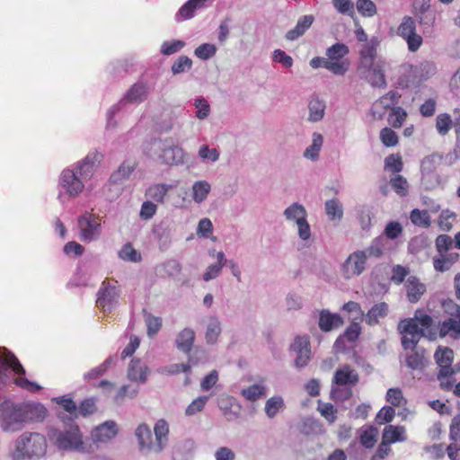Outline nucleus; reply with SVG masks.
Segmentation results:
<instances>
[{
	"label": "nucleus",
	"instance_id": "680f3d73",
	"mask_svg": "<svg viewBox=\"0 0 460 460\" xmlns=\"http://www.w3.org/2000/svg\"><path fill=\"white\" fill-rule=\"evenodd\" d=\"M192 67V60L187 56L179 57L172 66L173 75H179L190 70Z\"/></svg>",
	"mask_w": 460,
	"mask_h": 460
},
{
	"label": "nucleus",
	"instance_id": "5fc2aeb1",
	"mask_svg": "<svg viewBox=\"0 0 460 460\" xmlns=\"http://www.w3.org/2000/svg\"><path fill=\"white\" fill-rule=\"evenodd\" d=\"M442 157L439 155L433 154L426 156L421 162V172L423 177L431 174L438 164H440Z\"/></svg>",
	"mask_w": 460,
	"mask_h": 460
},
{
	"label": "nucleus",
	"instance_id": "aec40b11",
	"mask_svg": "<svg viewBox=\"0 0 460 460\" xmlns=\"http://www.w3.org/2000/svg\"><path fill=\"white\" fill-rule=\"evenodd\" d=\"M208 0H189L175 13L174 20L181 22L194 17L195 13L204 9Z\"/></svg>",
	"mask_w": 460,
	"mask_h": 460
},
{
	"label": "nucleus",
	"instance_id": "37998d69",
	"mask_svg": "<svg viewBox=\"0 0 460 460\" xmlns=\"http://www.w3.org/2000/svg\"><path fill=\"white\" fill-rule=\"evenodd\" d=\"M284 408L283 398L279 395H275L266 401L264 411L268 418L273 419Z\"/></svg>",
	"mask_w": 460,
	"mask_h": 460
},
{
	"label": "nucleus",
	"instance_id": "0eeeda50",
	"mask_svg": "<svg viewBox=\"0 0 460 460\" xmlns=\"http://www.w3.org/2000/svg\"><path fill=\"white\" fill-rule=\"evenodd\" d=\"M359 380L358 372L349 365H342L337 368L332 378L331 396L336 401H345L351 397V387Z\"/></svg>",
	"mask_w": 460,
	"mask_h": 460
},
{
	"label": "nucleus",
	"instance_id": "774afa93",
	"mask_svg": "<svg viewBox=\"0 0 460 460\" xmlns=\"http://www.w3.org/2000/svg\"><path fill=\"white\" fill-rule=\"evenodd\" d=\"M121 260L127 261L137 262L141 260L140 254L133 248L130 243H126L119 252Z\"/></svg>",
	"mask_w": 460,
	"mask_h": 460
},
{
	"label": "nucleus",
	"instance_id": "bb28decb",
	"mask_svg": "<svg viewBox=\"0 0 460 460\" xmlns=\"http://www.w3.org/2000/svg\"><path fill=\"white\" fill-rule=\"evenodd\" d=\"M314 21V18L311 14L301 16L298 19L295 28L286 33V39L291 41L297 40L305 33V31L313 24Z\"/></svg>",
	"mask_w": 460,
	"mask_h": 460
},
{
	"label": "nucleus",
	"instance_id": "a18cd8bd",
	"mask_svg": "<svg viewBox=\"0 0 460 460\" xmlns=\"http://www.w3.org/2000/svg\"><path fill=\"white\" fill-rule=\"evenodd\" d=\"M189 362L190 363H188V364H184V363L171 364L169 366H165V367L159 368L158 372L162 375H167V376L177 375L181 372L189 373L190 371V364H195L192 356H189Z\"/></svg>",
	"mask_w": 460,
	"mask_h": 460
},
{
	"label": "nucleus",
	"instance_id": "f704fd0d",
	"mask_svg": "<svg viewBox=\"0 0 460 460\" xmlns=\"http://www.w3.org/2000/svg\"><path fill=\"white\" fill-rule=\"evenodd\" d=\"M325 103L318 97L312 98L308 102V121L318 122L325 114Z\"/></svg>",
	"mask_w": 460,
	"mask_h": 460
},
{
	"label": "nucleus",
	"instance_id": "49530a36",
	"mask_svg": "<svg viewBox=\"0 0 460 460\" xmlns=\"http://www.w3.org/2000/svg\"><path fill=\"white\" fill-rule=\"evenodd\" d=\"M408 117L407 111L400 107H392L387 117V121L394 128H401Z\"/></svg>",
	"mask_w": 460,
	"mask_h": 460
},
{
	"label": "nucleus",
	"instance_id": "a878e982",
	"mask_svg": "<svg viewBox=\"0 0 460 460\" xmlns=\"http://www.w3.org/2000/svg\"><path fill=\"white\" fill-rule=\"evenodd\" d=\"M343 321L337 314H332L328 310H323L319 315L318 325L323 332H330L341 326Z\"/></svg>",
	"mask_w": 460,
	"mask_h": 460
},
{
	"label": "nucleus",
	"instance_id": "13d9d810",
	"mask_svg": "<svg viewBox=\"0 0 460 460\" xmlns=\"http://www.w3.org/2000/svg\"><path fill=\"white\" fill-rule=\"evenodd\" d=\"M217 48L212 43H203L195 49L194 54L201 60H208L217 53Z\"/></svg>",
	"mask_w": 460,
	"mask_h": 460
},
{
	"label": "nucleus",
	"instance_id": "1a4fd4ad",
	"mask_svg": "<svg viewBox=\"0 0 460 460\" xmlns=\"http://www.w3.org/2000/svg\"><path fill=\"white\" fill-rule=\"evenodd\" d=\"M434 358L439 367L437 377L439 381L440 388L445 391L452 390L455 382L452 380V376L456 374V370L452 367L454 359L453 349L447 347H439L434 354Z\"/></svg>",
	"mask_w": 460,
	"mask_h": 460
},
{
	"label": "nucleus",
	"instance_id": "a19ab883",
	"mask_svg": "<svg viewBox=\"0 0 460 460\" xmlns=\"http://www.w3.org/2000/svg\"><path fill=\"white\" fill-rule=\"evenodd\" d=\"M218 407L222 413L228 417L238 415L240 405L236 402V400L233 396H223L218 400Z\"/></svg>",
	"mask_w": 460,
	"mask_h": 460
},
{
	"label": "nucleus",
	"instance_id": "79ce46f5",
	"mask_svg": "<svg viewBox=\"0 0 460 460\" xmlns=\"http://www.w3.org/2000/svg\"><path fill=\"white\" fill-rule=\"evenodd\" d=\"M158 270L163 277L175 278L181 273L182 265L179 261L171 259L161 263Z\"/></svg>",
	"mask_w": 460,
	"mask_h": 460
},
{
	"label": "nucleus",
	"instance_id": "69168bd1",
	"mask_svg": "<svg viewBox=\"0 0 460 460\" xmlns=\"http://www.w3.org/2000/svg\"><path fill=\"white\" fill-rule=\"evenodd\" d=\"M297 235L301 241L308 244L312 242V231L307 218L296 224Z\"/></svg>",
	"mask_w": 460,
	"mask_h": 460
},
{
	"label": "nucleus",
	"instance_id": "473e14b6",
	"mask_svg": "<svg viewBox=\"0 0 460 460\" xmlns=\"http://www.w3.org/2000/svg\"><path fill=\"white\" fill-rule=\"evenodd\" d=\"M211 191V184L206 180L196 181L191 187V198L196 204L203 203Z\"/></svg>",
	"mask_w": 460,
	"mask_h": 460
},
{
	"label": "nucleus",
	"instance_id": "c9c22d12",
	"mask_svg": "<svg viewBox=\"0 0 460 460\" xmlns=\"http://www.w3.org/2000/svg\"><path fill=\"white\" fill-rule=\"evenodd\" d=\"M135 435L141 449H147L154 452L155 444L152 442V432L146 424L142 423L138 425L136 429Z\"/></svg>",
	"mask_w": 460,
	"mask_h": 460
},
{
	"label": "nucleus",
	"instance_id": "4d7b16f0",
	"mask_svg": "<svg viewBox=\"0 0 460 460\" xmlns=\"http://www.w3.org/2000/svg\"><path fill=\"white\" fill-rule=\"evenodd\" d=\"M348 53L349 48L343 43H336L326 50L327 59L331 60H343Z\"/></svg>",
	"mask_w": 460,
	"mask_h": 460
},
{
	"label": "nucleus",
	"instance_id": "09e8293b",
	"mask_svg": "<svg viewBox=\"0 0 460 460\" xmlns=\"http://www.w3.org/2000/svg\"><path fill=\"white\" fill-rule=\"evenodd\" d=\"M144 320L146 325V332L149 337H154L158 333L162 327V318L155 316L150 313L145 312Z\"/></svg>",
	"mask_w": 460,
	"mask_h": 460
},
{
	"label": "nucleus",
	"instance_id": "603ef678",
	"mask_svg": "<svg viewBox=\"0 0 460 460\" xmlns=\"http://www.w3.org/2000/svg\"><path fill=\"white\" fill-rule=\"evenodd\" d=\"M356 8L366 18L374 17L377 13V7L372 0H357Z\"/></svg>",
	"mask_w": 460,
	"mask_h": 460
},
{
	"label": "nucleus",
	"instance_id": "20e7f679",
	"mask_svg": "<svg viewBox=\"0 0 460 460\" xmlns=\"http://www.w3.org/2000/svg\"><path fill=\"white\" fill-rule=\"evenodd\" d=\"M47 452L48 442L43 434L25 431L15 438L8 456L11 460H40Z\"/></svg>",
	"mask_w": 460,
	"mask_h": 460
},
{
	"label": "nucleus",
	"instance_id": "f8f14e48",
	"mask_svg": "<svg viewBox=\"0 0 460 460\" xmlns=\"http://www.w3.org/2000/svg\"><path fill=\"white\" fill-rule=\"evenodd\" d=\"M365 252L357 250L350 253L341 266V272L344 279H350L361 275L367 268Z\"/></svg>",
	"mask_w": 460,
	"mask_h": 460
},
{
	"label": "nucleus",
	"instance_id": "7ed1b4c3",
	"mask_svg": "<svg viewBox=\"0 0 460 460\" xmlns=\"http://www.w3.org/2000/svg\"><path fill=\"white\" fill-rule=\"evenodd\" d=\"M64 422L62 427H51L47 436L50 443L58 450L67 453L92 454L96 448L89 444L79 426L71 419L66 421V416L59 413Z\"/></svg>",
	"mask_w": 460,
	"mask_h": 460
},
{
	"label": "nucleus",
	"instance_id": "72a5a7b5",
	"mask_svg": "<svg viewBox=\"0 0 460 460\" xmlns=\"http://www.w3.org/2000/svg\"><path fill=\"white\" fill-rule=\"evenodd\" d=\"M136 168V164L132 161H124L119 167L111 175L110 181L115 184H120L127 181Z\"/></svg>",
	"mask_w": 460,
	"mask_h": 460
},
{
	"label": "nucleus",
	"instance_id": "6e6552de",
	"mask_svg": "<svg viewBox=\"0 0 460 460\" xmlns=\"http://www.w3.org/2000/svg\"><path fill=\"white\" fill-rule=\"evenodd\" d=\"M150 89L147 84L137 82L134 84L120 99V101L112 105L107 111V128H114L117 122L113 119L115 115L119 112L128 103H141L145 102L149 94Z\"/></svg>",
	"mask_w": 460,
	"mask_h": 460
},
{
	"label": "nucleus",
	"instance_id": "e2e57ef3",
	"mask_svg": "<svg viewBox=\"0 0 460 460\" xmlns=\"http://www.w3.org/2000/svg\"><path fill=\"white\" fill-rule=\"evenodd\" d=\"M385 399L395 407L402 406L406 403V399L403 397L402 392L400 388L388 389Z\"/></svg>",
	"mask_w": 460,
	"mask_h": 460
},
{
	"label": "nucleus",
	"instance_id": "393cba45",
	"mask_svg": "<svg viewBox=\"0 0 460 460\" xmlns=\"http://www.w3.org/2000/svg\"><path fill=\"white\" fill-rule=\"evenodd\" d=\"M458 258L459 254L456 252H438V255L433 258V266L437 271L444 272L448 270Z\"/></svg>",
	"mask_w": 460,
	"mask_h": 460
},
{
	"label": "nucleus",
	"instance_id": "6ab92c4d",
	"mask_svg": "<svg viewBox=\"0 0 460 460\" xmlns=\"http://www.w3.org/2000/svg\"><path fill=\"white\" fill-rule=\"evenodd\" d=\"M196 340V332L190 327L181 330L175 336L174 345L176 349L190 356Z\"/></svg>",
	"mask_w": 460,
	"mask_h": 460
},
{
	"label": "nucleus",
	"instance_id": "7c9ffc66",
	"mask_svg": "<svg viewBox=\"0 0 460 460\" xmlns=\"http://www.w3.org/2000/svg\"><path fill=\"white\" fill-rule=\"evenodd\" d=\"M283 216L288 222H291L296 225L305 218H307L308 214L302 204L294 202L284 209Z\"/></svg>",
	"mask_w": 460,
	"mask_h": 460
},
{
	"label": "nucleus",
	"instance_id": "ddd939ff",
	"mask_svg": "<svg viewBox=\"0 0 460 460\" xmlns=\"http://www.w3.org/2000/svg\"><path fill=\"white\" fill-rule=\"evenodd\" d=\"M120 291L111 281L104 280L97 293L96 305L104 312L111 311L118 304Z\"/></svg>",
	"mask_w": 460,
	"mask_h": 460
},
{
	"label": "nucleus",
	"instance_id": "39448f33",
	"mask_svg": "<svg viewBox=\"0 0 460 460\" xmlns=\"http://www.w3.org/2000/svg\"><path fill=\"white\" fill-rule=\"evenodd\" d=\"M144 152L166 165H178L184 162L183 149L167 139H152L144 146Z\"/></svg>",
	"mask_w": 460,
	"mask_h": 460
},
{
	"label": "nucleus",
	"instance_id": "f3484780",
	"mask_svg": "<svg viewBox=\"0 0 460 460\" xmlns=\"http://www.w3.org/2000/svg\"><path fill=\"white\" fill-rule=\"evenodd\" d=\"M26 425L42 421L48 416L47 408L40 402H20Z\"/></svg>",
	"mask_w": 460,
	"mask_h": 460
},
{
	"label": "nucleus",
	"instance_id": "b1692460",
	"mask_svg": "<svg viewBox=\"0 0 460 460\" xmlns=\"http://www.w3.org/2000/svg\"><path fill=\"white\" fill-rule=\"evenodd\" d=\"M415 70V67L409 63L402 64L398 70L399 75L396 80L397 86L402 89L411 86L416 78Z\"/></svg>",
	"mask_w": 460,
	"mask_h": 460
},
{
	"label": "nucleus",
	"instance_id": "0e129e2a",
	"mask_svg": "<svg viewBox=\"0 0 460 460\" xmlns=\"http://www.w3.org/2000/svg\"><path fill=\"white\" fill-rule=\"evenodd\" d=\"M185 47V42L180 40H174L172 41H164L161 45V53L165 56H170L179 52Z\"/></svg>",
	"mask_w": 460,
	"mask_h": 460
},
{
	"label": "nucleus",
	"instance_id": "dca6fc26",
	"mask_svg": "<svg viewBox=\"0 0 460 460\" xmlns=\"http://www.w3.org/2000/svg\"><path fill=\"white\" fill-rule=\"evenodd\" d=\"M8 367L12 368L18 375H25V370L17 358L4 349L3 352L0 351V385L4 381L5 372Z\"/></svg>",
	"mask_w": 460,
	"mask_h": 460
},
{
	"label": "nucleus",
	"instance_id": "2eb2a0df",
	"mask_svg": "<svg viewBox=\"0 0 460 460\" xmlns=\"http://www.w3.org/2000/svg\"><path fill=\"white\" fill-rule=\"evenodd\" d=\"M290 349L296 354L295 365L296 367L301 368L308 364L311 356L308 336H296L290 346Z\"/></svg>",
	"mask_w": 460,
	"mask_h": 460
},
{
	"label": "nucleus",
	"instance_id": "58836bf2",
	"mask_svg": "<svg viewBox=\"0 0 460 460\" xmlns=\"http://www.w3.org/2000/svg\"><path fill=\"white\" fill-rule=\"evenodd\" d=\"M397 328L401 334L413 335L415 338H420L426 335L424 330L420 329L415 322V319L412 318L401 320Z\"/></svg>",
	"mask_w": 460,
	"mask_h": 460
},
{
	"label": "nucleus",
	"instance_id": "9d476101",
	"mask_svg": "<svg viewBox=\"0 0 460 460\" xmlns=\"http://www.w3.org/2000/svg\"><path fill=\"white\" fill-rule=\"evenodd\" d=\"M396 34L407 43L410 52H416L421 47L423 39L416 31L415 20L411 16H404L400 22Z\"/></svg>",
	"mask_w": 460,
	"mask_h": 460
},
{
	"label": "nucleus",
	"instance_id": "ea45409f",
	"mask_svg": "<svg viewBox=\"0 0 460 460\" xmlns=\"http://www.w3.org/2000/svg\"><path fill=\"white\" fill-rule=\"evenodd\" d=\"M405 364L412 370L422 369L425 366L424 349L416 348L407 353L405 355Z\"/></svg>",
	"mask_w": 460,
	"mask_h": 460
},
{
	"label": "nucleus",
	"instance_id": "c85d7f7f",
	"mask_svg": "<svg viewBox=\"0 0 460 460\" xmlns=\"http://www.w3.org/2000/svg\"><path fill=\"white\" fill-rule=\"evenodd\" d=\"M382 438L389 444L404 442L407 440L406 429L403 426L387 425L383 430Z\"/></svg>",
	"mask_w": 460,
	"mask_h": 460
},
{
	"label": "nucleus",
	"instance_id": "052dcab7",
	"mask_svg": "<svg viewBox=\"0 0 460 460\" xmlns=\"http://www.w3.org/2000/svg\"><path fill=\"white\" fill-rule=\"evenodd\" d=\"M378 430L375 427H368L360 434V442L367 448H371L376 442Z\"/></svg>",
	"mask_w": 460,
	"mask_h": 460
},
{
	"label": "nucleus",
	"instance_id": "f257e3e1",
	"mask_svg": "<svg viewBox=\"0 0 460 460\" xmlns=\"http://www.w3.org/2000/svg\"><path fill=\"white\" fill-rule=\"evenodd\" d=\"M102 158V153L93 150L82 160L63 169L58 178V199L61 200L63 193L71 199L78 197L84 191L85 182L93 176Z\"/></svg>",
	"mask_w": 460,
	"mask_h": 460
},
{
	"label": "nucleus",
	"instance_id": "864d4df0",
	"mask_svg": "<svg viewBox=\"0 0 460 460\" xmlns=\"http://www.w3.org/2000/svg\"><path fill=\"white\" fill-rule=\"evenodd\" d=\"M193 105L196 109L195 117L199 120H204L208 118L211 112L208 102L203 97L194 99Z\"/></svg>",
	"mask_w": 460,
	"mask_h": 460
},
{
	"label": "nucleus",
	"instance_id": "c756f323",
	"mask_svg": "<svg viewBox=\"0 0 460 460\" xmlns=\"http://www.w3.org/2000/svg\"><path fill=\"white\" fill-rule=\"evenodd\" d=\"M389 306L385 302L374 305L364 316V321L368 325H376L380 319L385 318L388 314Z\"/></svg>",
	"mask_w": 460,
	"mask_h": 460
},
{
	"label": "nucleus",
	"instance_id": "a211bd4d",
	"mask_svg": "<svg viewBox=\"0 0 460 460\" xmlns=\"http://www.w3.org/2000/svg\"><path fill=\"white\" fill-rule=\"evenodd\" d=\"M150 374V369L145 362L139 358L131 359L127 372L128 378L136 383L145 384Z\"/></svg>",
	"mask_w": 460,
	"mask_h": 460
},
{
	"label": "nucleus",
	"instance_id": "8fccbe9b",
	"mask_svg": "<svg viewBox=\"0 0 460 460\" xmlns=\"http://www.w3.org/2000/svg\"><path fill=\"white\" fill-rule=\"evenodd\" d=\"M213 231L214 226L209 218L204 217L199 221L196 229V234L199 237L215 241L216 237L213 236Z\"/></svg>",
	"mask_w": 460,
	"mask_h": 460
},
{
	"label": "nucleus",
	"instance_id": "3c124183",
	"mask_svg": "<svg viewBox=\"0 0 460 460\" xmlns=\"http://www.w3.org/2000/svg\"><path fill=\"white\" fill-rule=\"evenodd\" d=\"M411 223L420 227L427 228L430 226V217L427 210L414 208L410 215Z\"/></svg>",
	"mask_w": 460,
	"mask_h": 460
},
{
	"label": "nucleus",
	"instance_id": "c03bdc74",
	"mask_svg": "<svg viewBox=\"0 0 460 460\" xmlns=\"http://www.w3.org/2000/svg\"><path fill=\"white\" fill-rule=\"evenodd\" d=\"M172 189V185L164 183H157L150 186L146 190V196L156 202L163 203L167 192Z\"/></svg>",
	"mask_w": 460,
	"mask_h": 460
},
{
	"label": "nucleus",
	"instance_id": "2f4dec72",
	"mask_svg": "<svg viewBox=\"0 0 460 460\" xmlns=\"http://www.w3.org/2000/svg\"><path fill=\"white\" fill-rule=\"evenodd\" d=\"M323 145V137L322 134L314 132L312 134V143L305 149L303 156L312 162L319 159L320 151Z\"/></svg>",
	"mask_w": 460,
	"mask_h": 460
},
{
	"label": "nucleus",
	"instance_id": "412c9836",
	"mask_svg": "<svg viewBox=\"0 0 460 460\" xmlns=\"http://www.w3.org/2000/svg\"><path fill=\"white\" fill-rule=\"evenodd\" d=\"M391 249L392 247L389 243V241H387L384 236L380 235L375 238L369 246L362 251L365 252V256L367 260L370 258L379 259Z\"/></svg>",
	"mask_w": 460,
	"mask_h": 460
},
{
	"label": "nucleus",
	"instance_id": "4c0bfd02",
	"mask_svg": "<svg viewBox=\"0 0 460 460\" xmlns=\"http://www.w3.org/2000/svg\"><path fill=\"white\" fill-rule=\"evenodd\" d=\"M324 210L330 221L340 222L343 217L342 203L336 198L325 201Z\"/></svg>",
	"mask_w": 460,
	"mask_h": 460
},
{
	"label": "nucleus",
	"instance_id": "5701e85b",
	"mask_svg": "<svg viewBox=\"0 0 460 460\" xmlns=\"http://www.w3.org/2000/svg\"><path fill=\"white\" fill-rule=\"evenodd\" d=\"M438 332L441 338L449 336L454 340L460 338V318L450 317L444 320L438 325Z\"/></svg>",
	"mask_w": 460,
	"mask_h": 460
},
{
	"label": "nucleus",
	"instance_id": "6e6d98bb",
	"mask_svg": "<svg viewBox=\"0 0 460 460\" xmlns=\"http://www.w3.org/2000/svg\"><path fill=\"white\" fill-rule=\"evenodd\" d=\"M400 98L401 95L396 91H390L376 102L375 107L391 110L392 107H395L394 104L399 102Z\"/></svg>",
	"mask_w": 460,
	"mask_h": 460
},
{
	"label": "nucleus",
	"instance_id": "423d86ee",
	"mask_svg": "<svg viewBox=\"0 0 460 460\" xmlns=\"http://www.w3.org/2000/svg\"><path fill=\"white\" fill-rule=\"evenodd\" d=\"M25 427L21 403L10 399L0 400V430L4 434H14Z\"/></svg>",
	"mask_w": 460,
	"mask_h": 460
},
{
	"label": "nucleus",
	"instance_id": "cd10ccee",
	"mask_svg": "<svg viewBox=\"0 0 460 460\" xmlns=\"http://www.w3.org/2000/svg\"><path fill=\"white\" fill-rule=\"evenodd\" d=\"M407 298L411 303H417L426 292V286L415 277H409L405 283Z\"/></svg>",
	"mask_w": 460,
	"mask_h": 460
},
{
	"label": "nucleus",
	"instance_id": "338daca9",
	"mask_svg": "<svg viewBox=\"0 0 460 460\" xmlns=\"http://www.w3.org/2000/svg\"><path fill=\"white\" fill-rule=\"evenodd\" d=\"M456 214L449 210H443L438 217V226L442 231H449L456 220Z\"/></svg>",
	"mask_w": 460,
	"mask_h": 460
},
{
	"label": "nucleus",
	"instance_id": "9b49d317",
	"mask_svg": "<svg viewBox=\"0 0 460 460\" xmlns=\"http://www.w3.org/2000/svg\"><path fill=\"white\" fill-rule=\"evenodd\" d=\"M77 226L83 242L91 243L99 239L102 225L93 214L85 212L78 217Z\"/></svg>",
	"mask_w": 460,
	"mask_h": 460
},
{
	"label": "nucleus",
	"instance_id": "de8ad7c7",
	"mask_svg": "<svg viewBox=\"0 0 460 460\" xmlns=\"http://www.w3.org/2000/svg\"><path fill=\"white\" fill-rule=\"evenodd\" d=\"M221 333V323L216 317H212L208 320L205 333V339L207 343L214 344L217 342L218 336Z\"/></svg>",
	"mask_w": 460,
	"mask_h": 460
},
{
	"label": "nucleus",
	"instance_id": "e433bc0d",
	"mask_svg": "<svg viewBox=\"0 0 460 460\" xmlns=\"http://www.w3.org/2000/svg\"><path fill=\"white\" fill-rule=\"evenodd\" d=\"M267 386L261 382L242 389L241 394L247 401L255 402L265 397L267 395Z\"/></svg>",
	"mask_w": 460,
	"mask_h": 460
},
{
	"label": "nucleus",
	"instance_id": "bf43d9fd",
	"mask_svg": "<svg viewBox=\"0 0 460 460\" xmlns=\"http://www.w3.org/2000/svg\"><path fill=\"white\" fill-rule=\"evenodd\" d=\"M199 157L203 162L215 163L218 161L220 153L217 148H210L208 145H201L198 151Z\"/></svg>",
	"mask_w": 460,
	"mask_h": 460
},
{
	"label": "nucleus",
	"instance_id": "4be33fe9",
	"mask_svg": "<svg viewBox=\"0 0 460 460\" xmlns=\"http://www.w3.org/2000/svg\"><path fill=\"white\" fill-rule=\"evenodd\" d=\"M156 442L154 446V452H162L168 442L169 425L164 419L158 420L154 428Z\"/></svg>",
	"mask_w": 460,
	"mask_h": 460
},
{
	"label": "nucleus",
	"instance_id": "f03ea898",
	"mask_svg": "<svg viewBox=\"0 0 460 460\" xmlns=\"http://www.w3.org/2000/svg\"><path fill=\"white\" fill-rule=\"evenodd\" d=\"M379 44V38L373 36L361 47L358 52L357 73L372 87L385 89L387 86L385 68L388 63L385 58L377 56Z\"/></svg>",
	"mask_w": 460,
	"mask_h": 460
},
{
	"label": "nucleus",
	"instance_id": "4468645a",
	"mask_svg": "<svg viewBox=\"0 0 460 460\" xmlns=\"http://www.w3.org/2000/svg\"><path fill=\"white\" fill-rule=\"evenodd\" d=\"M119 433V425L114 420H106L93 428L91 431L93 447L96 444H107L116 438Z\"/></svg>",
	"mask_w": 460,
	"mask_h": 460
}]
</instances>
